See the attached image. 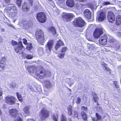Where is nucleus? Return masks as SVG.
<instances>
[{
    "mask_svg": "<svg viewBox=\"0 0 121 121\" xmlns=\"http://www.w3.org/2000/svg\"><path fill=\"white\" fill-rule=\"evenodd\" d=\"M11 0H4L3 6H5L8 5L4 10V12L11 18H13L17 15V13L16 8L14 4H9Z\"/></svg>",
    "mask_w": 121,
    "mask_h": 121,
    "instance_id": "obj_1",
    "label": "nucleus"
},
{
    "mask_svg": "<svg viewBox=\"0 0 121 121\" xmlns=\"http://www.w3.org/2000/svg\"><path fill=\"white\" fill-rule=\"evenodd\" d=\"M11 44L13 46L17 45V46L15 47L14 48L15 51L16 53H19V54L23 53V52L22 49H24V47L21 41H19L18 43L17 42L12 40L11 42Z\"/></svg>",
    "mask_w": 121,
    "mask_h": 121,
    "instance_id": "obj_2",
    "label": "nucleus"
},
{
    "mask_svg": "<svg viewBox=\"0 0 121 121\" xmlns=\"http://www.w3.org/2000/svg\"><path fill=\"white\" fill-rule=\"evenodd\" d=\"M35 35L36 39L38 43L42 45H43L45 42V39L43 31H37Z\"/></svg>",
    "mask_w": 121,
    "mask_h": 121,
    "instance_id": "obj_3",
    "label": "nucleus"
},
{
    "mask_svg": "<svg viewBox=\"0 0 121 121\" xmlns=\"http://www.w3.org/2000/svg\"><path fill=\"white\" fill-rule=\"evenodd\" d=\"M73 24L76 27H82L86 24L85 22L81 17L76 18L73 21Z\"/></svg>",
    "mask_w": 121,
    "mask_h": 121,
    "instance_id": "obj_4",
    "label": "nucleus"
},
{
    "mask_svg": "<svg viewBox=\"0 0 121 121\" xmlns=\"http://www.w3.org/2000/svg\"><path fill=\"white\" fill-rule=\"evenodd\" d=\"M40 114L41 119L43 120L49 117V112L44 108H43L40 111Z\"/></svg>",
    "mask_w": 121,
    "mask_h": 121,
    "instance_id": "obj_5",
    "label": "nucleus"
},
{
    "mask_svg": "<svg viewBox=\"0 0 121 121\" xmlns=\"http://www.w3.org/2000/svg\"><path fill=\"white\" fill-rule=\"evenodd\" d=\"M37 17V20L42 23H44L46 21L47 18L45 13L42 12L38 13Z\"/></svg>",
    "mask_w": 121,
    "mask_h": 121,
    "instance_id": "obj_6",
    "label": "nucleus"
},
{
    "mask_svg": "<svg viewBox=\"0 0 121 121\" xmlns=\"http://www.w3.org/2000/svg\"><path fill=\"white\" fill-rule=\"evenodd\" d=\"M33 1V0H29V3H24L22 7V10L23 12H26L29 11V6H32Z\"/></svg>",
    "mask_w": 121,
    "mask_h": 121,
    "instance_id": "obj_7",
    "label": "nucleus"
},
{
    "mask_svg": "<svg viewBox=\"0 0 121 121\" xmlns=\"http://www.w3.org/2000/svg\"><path fill=\"white\" fill-rule=\"evenodd\" d=\"M5 103L10 105H13L15 103L16 100L14 97L10 95L7 96L5 98Z\"/></svg>",
    "mask_w": 121,
    "mask_h": 121,
    "instance_id": "obj_8",
    "label": "nucleus"
},
{
    "mask_svg": "<svg viewBox=\"0 0 121 121\" xmlns=\"http://www.w3.org/2000/svg\"><path fill=\"white\" fill-rule=\"evenodd\" d=\"M73 15L72 13H63L62 17L65 21L68 22L71 20Z\"/></svg>",
    "mask_w": 121,
    "mask_h": 121,
    "instance_id": "obj_9",
    "label": "nucleus"
},
{
    "mask_svg": "<svg viewBox=\"0 0 121 121\" xmlns=\"http://www.w3.org/2000/svg\"><path fill=\"white\" fill-rule=\"evenodd\" d=\"M108 36L106 35H104L101 36L99 40V43L102 45L106 44L107 42Z\"/></svg>",
    "mask_w": 121,
    "mask_h": 121,
    "instance_id": "obj_10",
    "label": "nucleus"
},
{
    "mask_svg": "<svg viewBox=\"0 0 121 121\" xmlns=\"http://www.w3.org/2000/svg\"><path fill=\"white\" fill-rule=\"evenodd\" d=\"M114 14L112 11H109L108 14V21L110 22L113 23L115 20Z\"/></svg>",
    "mask_w": 121,
    "mask_h": 121,
    "instance_id": "obj_11",
    "label": "nucleus"
},
{
    "mask_svg": "<svg viewBox=\"0 0 121 121\" xmlns=\"http://www.w3.org/2000/svg\"><path fill=\"white\" fill-rule=\"evenodd\" d=\"M53 45V39H49L46 44L45 47L46 48L51 52L52 49Z\"/></svg>",
    "mask_w": 121,
    "mask_h": 121,
    "instance_id": "obj_12",
    "label": "nucleus"
},
{
    "mask_svg": "<svg viewBox=\"0 0 121 121\" xmlns=\"http://www.w3.org/2000/svg\"><path fill=\"white\" fill-rule=\"evenodd\" d=\"M9 112L10 115L12 117L14 118H16L18 114V111L15 108H13L10 109Z\"/></svg>",
    "mask_w": 121,
    "mask_h": 121,
    "instance_id": "obj_13",
    "label": "nucleus"
},
{
    "mask_svg": "<svg viewBox=\"0 0 121 121\" xmlns=\"http://www.w3.org/2000/svg\"><path fill=\"white\" fill-rule=\"evenodd\" d=\"M106 18L105 14L103 12H102L97 15L96 20L98 21L101 22L103 21Z\"/></svg>",
    "mask_w": 121,
    "mask_h": 121,
    "instance_id": "obj_14",
    "label": "nucleus"
},
{
    "mask_svg": "<svg viewBox=\"0 0 121 121\" xmlns=\"http://www.w3.org/2000/svg\"><path fill=\"white\" fill-rule=\"evenodd\" d=\"M6 60V58L2 57L1 59H0V69L3 70L5 69L6 65L5 61Z\"/></svg>",
    "mask_w": 121,
    "mask_h": 121,
    "instance_id": "obj_15",
    "label": "nucleus"
},
{
    "mask_svg": "<svg viewBox=\"0 0 121 121\" xmlns=\"http://www.w3.org/2000/svg\"><path fill=\"white\" fill-rule=\"evenodd\" d=\"M84 14L86 18L88 19H90L91 12L89 9H85L84 11Z\"/></svg>",
    "mask_w": 121,
    "mask_h": 121,
    "instance_id": "obj_16",
    "label": "nucleus"
},
{
    "mask_svg": "<svg viewBox=\"0 0 121 121\" xmlns=\"http://www.w3.org/2000/svg\"><path fill=\"white\" fill-rule=\"evenodd\" d=\"M26 69L29 73H33L36 72L37 68L35 66H29L27 67Z\"/></svg>",
    "mask_w": 121,
    "mask_h": 121,
    "instance_id": "obj_17",
    "label": "nucleus"
},
{
    "mask_svg": "<svg viewBox=\"0 0 121 121\" xmlns=\"http://www.w3.org/2000/svg\"><path fill=\"white\" fill-rule=\"evenodd\" d=\"M103 33V31H94L93 36L95 39H97Z\"/></svg>",
    "mask_w": 121,
    "mask_h": 121,
    "instance_id": "obj_18",
    "label": "nucleus"
},
{
    "mask_svg": "<svg viewBox=\"0 0 121 121\" xmlns=\"http://www.w3.org/2000/svg\"><path fill=\"white\" fill-rule=\"evenodd\" d=\"M23 26L22 29L27 30L28 29L30 26V23L28 22L24 21L22 23Z\"/></svg>",
    "mask_w": 121,
    "mask_h": 121,
    "instance_id": "obj_19",
    "label": "nucleus"
},
{
    "mask_svg": "<svg viewBox=\"0 0 121 121\" xmlns=\"http://www.w3.org/2000/svg\"><path fill=\"white\" fill-rule=\"evenodd\" d=\"M95 116L96 117V119L95 117H91L92 120V121H101L102 120V117L98 113H95Z\"/></svg>",
    "mask_w": 121,
    "mask_h": 121,
    "instance_id": "obj_20",
    "label": "nucleus"
},
{
    "mask_svg": "<svg viewBox=\"0 0 121 121\" xmlns=\"http://www.w3.org/2000/svg\"><path fill=\"white\" fill-rule=\"evenodd\" d=\"M67 6L70 8H72L74 5V1L73 0H67L66 2Z\"/></svg>",
    "mask_w": 121,
    "mask_h": 121,
    "instance_id": "obj_21",
    "label": "nucleus"
},
{
    "mask_svg": "<svg viewBox=\"0 0 121 121\" xmlns=\"http://www.w3.org/2000/svg\"><path fill=\"white\" fill-rule=\"evenodd\" d=\"M30 108V106H27L23 108V111L25 113L28 115L30 113V112L29 111Z\"/></svg>",
    "mask_w": 121,
    "mask_h": 121,
    "instance_id": "obj_22",
    "label": "nucleus"
},
{
    "mask_svg": "<svg viewBox=\"0 0 121 121\" xmlns=\"http://www.w3.org/2000/svg\"><path fill=\"white\" fill-rule=\"evenodd\" d=\"M81 115L83 119L85 121H87V116L86 113L84 111H82L81 112Z\"/></svg>",
    "mask_w": 121,
    "mask_h": 121,
    "instance_id": "obj_23",
    "label": "nucleus"
},
{
    "mask_svg": "<svg viewBox=\"0 0 121 121\" xmlns=\"http://www.w3.org/2000/svg\"><path fill=\"white\" fill-rule=\"evenodd\" d=\"M91 94L93 96V99L94 102H97V101H98V100L99 98L95 92L92 91L91 93Z\"/></svg>",
    "mask_w": 121,
    "mask_h": 121,
    "instance_id": "obj_24",
    "label": "nucleus"
},
{
    "mask_svg": "<svg viewBox=\"0 0 121 121\" xmlns=\"http://www.w3.org/2000/svg\"><path fill=\"white\" fill-rule=\"evenodd\" d=\"M116 22L117 25H119L121 24V16L118 15L117 16Z\"/></svg>",
    "mask_w": 121,
    "mask_h": 121,
    "instance_id": "obj_25",
    "label": "nucleus"
},
{
    "mask_svg": "<svg viewBox=\"0 0 121 121\" xmlns=\"http://www.w3.org/2000/svg\"><path fill=\"white\" fill-rule=\"evenodd\" d=\"M16 95L19 100L21 102L23 101V99L21 95L18 92H17Z\"/></svg>",
    "mask_w": 121,
    "mask_h": 121,
    "instance_id": "obj_26",
    "label": "nucleus"
},
{
    "mask_svg": "<svg viewBox=\"0 0 121 121\" xmlns=\"http://www.w3.org/2000/svg\"><path fill=\"white\" fill-rule=\"evenodd\" d=\"M68 114V115H71L72 114V107L71 106L67 108Z\"/></svg>",
    "mask_w": 121,
    "mask_h": 121,
    "instance_id": "obj_27",
    "label": "nucleus"
},
{
    "mask_svg": "<svg viewBox=\"0 0 121 121\" xmlns=\"http://www.w3.org/2000/svg\"><path fill=\"white\" fill-rule=\"evenodd\" d=\"M26 47V49L28 50H30L32 48V44L31 43L28 44Z\"/></svg>",
    "mask_w": 121,
    "mask_h": 121,
    "instance_id": "obj_28",
    "label": "nucleus"
},
{
    "mask_svg": "<svg viewBox=\"0 0 121 121\" xmlns=\"http://www.w3.org/2000/svg\"><path fill=\"white\" fill-rule=\"evenodd\" d=\"M33 57V55L27 54L25 56V58L28 59H31Z\"/></svg>",
    "mask_w": 121,
    "mask_h": 121,
    "instance_id": "obj_29",
    "label": "nucleus"
},
{
    "mask_svg": "<svg viewBox=\"0 0 121 121\" xmlns=\"http://www.w3.org/2000/svg\"><path fill=\"white\" fill-rule=\"evenodd\" d=\"M60 121H67L66 118L63 114L61 115Z\"/></svg>",
    "mask_w": 121,
    "mask_h": 121,
    "instance_id": "obj_30",
    "label": "nucleus"
},
{
    "mask_svg": "<svg viewBox=\"0 0 121 121\" xmlns=\"http://www.w3.org/2000/svg\"><path fill=\"white\" fill-rule=\"evenodd\" d=\"M65 55V53H61L59 54L58 55V56L60 59H62L64 58Z\"/></svg>",
    "mask_w": 121,
    "mask_h": 121,
    "instance_id": "obj_31",
    "label": "nucleus"
},
{
    "mask_svg": "<svg viewBox=\"0 0 121 121\" xmlns=\"http://www.w3.org/2000/svg\"><path fill=\"white\" fill-rule=\"evenodd\" d=\"M81 110L85 112H86L88 110V108L87 107L82 106L81 108Z\"/></svg>",
    "mask_w": 121,
    "mask_h": 121,
    "instance_id": "obj_32",
    "label": "nucleus"
},
{
    "mask_svg": "<svg viewBox=\"0 0 121 121\" xmlns=\"http://www.w3.org/2000/svg\"><path fill=\"white\" fill-rule=\"evenodd\" d=\"M57 43L59 45H60V46L64 45V43L60 39L57 42Z\"/></svg>",
    "mask_w": 121,
    "mask_h": 121,
    "instance_id": "obj_33",
    "label": "nucleus"
},
{
    "mask_svg": "<svg viewBox=\"0 0 121 121\" xmlns=\"http://www.w3.org/2000/svg\"><path fill=\"white\" fill-rule=\"evenodd\" d=\"M40 70H41L40 72V73L43 74V73H44L45 72V70L43 67H41L40 68Z\"/></svg>",
    "mask_w": 121,
    "mask_h": 121,
    "instance_id": "obj_34",
    "label": "nucleus"
},
{
    "mask_svg": "<svg viewBox=\"0 0 121 121\" xmlns=\"http://www.w3.org/2000/svg\"><path fill=\"white\" fill-rule=\"evenodd\" d=\"M67 48L66 47H63L61 50V52H63V53H65V52L67 50Z\"/></svg>",
    "mask_w": 121,
    "mask_h": 121,
    "instance_id": "obj_35",
    "label": "nucleus"
},
{
    "mask_svg": "<svg viewBox=\"0 0 121 121\" xmlns=\"http://www.w3.org/2000/svg\"><path fill=\"white\" fill-rule=\"evenodd\" d=\"M21 2L22 0H17L16 3L19 7L20 6Z\"/></svg>",
    "mask_w": 121,
    "mask_h": 121,
    "instance_id": "obj_36",
    "label": "nucleus"
},
{
    "mask_svg": "<svg viewBox=\"0 0 121 121\" xmlns=\"http://www.w3.org/2000/svg\"><path fill=\"white\" fill-rule=\"evenodd\" d=\"M81 99L79 97H78L76 101V103L77 104H79L81 101Z\"/></svg>",
    "mask_w": 121,
    "mask_h": 121,
    "instance_id": "obj_37",
    "label": "nucleus"
},
{
    "mask_svg": "<svg viewBox=\"0 0 121 121\" xmlns=\"http://www.w3.org/2000/svg\"><path fill=\"white\" fill-rule=\"evenodd\" d=\"M78 116V114L77 112L76 111H74V118L77 117Z\"/></svg>",
    "mask_w": 121,
    "mask_h": 121,
    "instance_id": "obj_38",
    "label": "nucleus"
},
{
    "mask_svg": "<svg viewBox=\"0 0 121 121\" xmlns=\"http://www.w3.org/2000/svg\"><path fill=\"white\" fill-rule=\"evenodd\" d=\"M105 69L107 71H108V73L109 74H110L111 73V70L110 68H109L108 67H105Z\"/></svg>",
    "mask_w": 121,
    "mask_h": 121,
    "instance_id": "obj_39",
    "label": "nucleus"
},
{
    "mask_svg": "<svg viewBox=\"0 0 121 121\" xmlns=\"http://www.w3.org/2000/svg\"><path fill=\"white\" fill-rule=\"evenodd\" d=\"M60 47V45H59L58 44L56 43V44L55 46V50H57Z\"/></svg>",
    "mask_w": 121,
    "mask_h": 121,
    "instance_id": "obj_40",
    "label": "nucleus"
},
{
    "mask_svg": "<svg viewBox=\"0 0 121 121\" xmlns=\"http://www.w3.org/2000/svg\"><path fill=\"white\" fill-rule=\"evenodd\" d=\"M103 29L101 26H99L97 28H96L95 30H103Z\"/></svg>",
    "mask_w": 121,
    "mask_h": 121,
    "instance_id": "obj_41",
    "label": "nucleus"
},
{
    "mask_svg": "<svg viewBox=\"0 0 121 121\" xmlns=\"http://www.w3.org/2000/svg\"><path fill=\"white\" fill-rule=\"evenodd\" d=\"M94 27V26H93V25L92 24L89 25L88 28L87 29V30L91 29L92 28Z\"/></svg>",
    "mask_w": 121,
    "mask_h": 121,
    "instance_id": "obj_42",
    "label": "nucleus"
},
{
    "mask_svg": "<svg viewBox=\"0 0 121 121\" xmlns=\"http://www.w3.org/2000/svg\"><path fill=\"white\" fill-rule=\"evenodd\" d=\"M46 73H44L43 74L42 76H39V78L41 79H43L46 76Z\"/></svg>",
    "mask_w": 121,
    "mask_h": 121,
    "instance_id": "obj_43",
    "label": "nucleus"
},
{
    "mask_svg": "<svg viewBox=\"0 0 121 121\" xmlns=\"http://www.w3.org/2000/svg\"><path fill=\"white\" fill-rule=\"evenodd\" d=\"M22 40L23 41V42L24 44L26 45L28 44L27 43V40L26 39H23Z\"/></svg>",
    "mask_w": 121,
    "mask_h": 121,
    "instance_id": "obj_44",
    "label": "nucleus"
},
{
    "mask_svg": "<svg viewBox=\"0 0 121 121\" xmlns=\"http://www.w3.org/2000/svg\"><path fill=\"white\" fill-rule=\"evenodd\" d=\"M15 121H23V120L21 118L19 117L15 120Z\"/></svg>",
    "mask_w": 121,
    "mask_h": 121,
    "instance_id": "obj_45",
    "label": "nucleus"
},
{
    "mask_svg": "<svg viewBox=\"0 0 121 121\" xmlns=\"http://www.w3.org/2000/svg\"><path fill=\"white\" fill-rule=\"evenodd\" d=\"M48 30H56V29L54 27L51 26L49 28Z\"/></svg>",
    "mask_w": 121,
    "mask_h": 121,
    "instance_id": "obj_46",
    "label": "nucleus"
},
{
    "mask_svg": "<svg viewBox=\"0 0 121 121\" xmlns=\"http://www.w3.org/2000/svg\"><path fill=\"white\" fill-rule=\"evenodd\" d=\"M110 4V3L108 1L104 2L103 3V4L104 5H106L108 4Z\"/></svg>",
    "mask_w": 121,
    "mask_h": 121,
    "instance_id": "obj_47",
    "label": "nucleus"
},
{
    "mask_svg": "<svg viewBox=\"0 0 121 121\" xmlns=\"http://www.w3.org/2000/svg\"><path fill=\"white\" fill-rule=\"evenodd\" d=\"M7 25H8L9 26L12 27L13 29H15V28L12 25L9 24V23H7Z\"/></svg>",
    "mask_w": 121,
    "mask_h": 121,
    "instance_id": "obj_48",
    "label": "nucleus"
},
{
    "mask_svg": "<svg viewBox=\"0 0 121 121\" xmlns=\"http://www.w3.org/2000/svg\"><path fill=\"white\" fill-rule=\"evenodd\" d=\"M53 119L54 121H58L57 118L56 116H53Z\"/></svg>",
    "mask_w": 121,
    "mask_h": 121,
    "instance_id": "obj_49",
    "label": "nucleus"
},
{
    "mask_svg": "<svg viewBox=\"0 0 121 121\" xmlns=\"http://www.w3.org/2000/svg\"><path fill=\"white\" fill-rule=\"evenodd\" d=\"M81 5L80 4H79L77 3V4L76 5V7L77 8V9H79L80 8V6Z\"/></svg>",
    "mask_w": 121,
    "mask_h": 121,
    "instance_id": "obj_50",
    "label": "nucleus"
},
{
    "mask_svg": "<svg viewBox=\"0 0 121 121\" xmlns=\"http://www.w3.org/2000/svg\"><path fill=\"white\" fill-rule=\"evenodd\" d=\"M115 48L116 49H118L120 48V46L119 44H117V46H115Z\"/></svg>",
    "mask_w": 121,
    "mask_h": 121,
    "instance_id": "obj_51",
    "label": "nucleus"
},
{
    "mask_svg": "<svg viewBox=\"0 0 121 121\" xmlns=\"http://www.w3.org/2000/svg\"><path fill=\"white\" fill-rule=\"evenodd\" d=\"M102 65L105 68V67H107V64L104 63Z\"/></svg>",
    "mask_w": 121,
    "mask_h": 121,
    "instance_id": "obj_52",
    "label": "nucleus"
},
{
    "mask_svg": "<svg viewBox=\"0 0 121 121\" xmlns=\"http://www.w3.org/2000/svg\"><path fill=\"white\" fill-rule=\"evenodd\" d=\"M115 86H116V88H118L119 87V85L117 84V83H115Z\"/></svg>",
    "mask_w": 121,
    "mask_h": 121,
    "instance_id": "obj_53",
    "label": "nucleus"
},
{
    "mask_svg": "<svg viewBox=\"0 0 121 121\" xmlns=\"http://www.w3.org/2000/svg\"><path fill=\"white\" fill-rule=\"evenodd\" d=\"M77 1H80L82 2H85L86 1V0H76Z\"/></svg>",
    "mask_w": 121,
    "mask_h": 121,
    "instance_id": "obj_54",
    "label": "nucleus"
},
{
    "mask_svg": "<svg viewBox=\"0 0 121 121\" xmlns=\"http://www.w3.org/2000/svg\"><path fill=\"white\" fill-rule=\"evenodd\" d=\"M48 1L49 2H50V3H51V4H53V1H52V0H48Z\"/></svg>",
    "mask_w": 121,
    "mask_h": 121,
    "instance_id": "obj_55",
    "label": "nucleus"
},
{
    "mask_svg": "<svg viewBox=\"0 0 121 121\" xmlns=\"http://www.w3.org/2000/svg\"><path fill=\"white\" fill-rule=\"evenodd\" d=\"M30 89L32 91L34 90V89L31 86H30Z\"/></svg>",
    "mask_w": 121,
    "mask_h": 121,
    "instance_id": "obj_56",
    "label": "nucleus"
},
{
    "mask_svg": "<svg viewBox=\"0 0 121 121\" xmlns=\"http://www.w3.org/2000/svg\"><path fill=\"white\" fill-rule=\"evenodd\" d=\"M64 0H58L60 3H62Z\"/></svg>",
    "mask_w": 121,
    "mask_h": 121,
    "instance_id": "obj_57",
    "label": "nucleus"
},
{
    "mask_svg": "<svg viewBox=\"0 0 121 121\" xmlns=\"http://www.w3.org/2000/svg\"><path fill=\"white\" fill-rule=\"evenodd\" d=\"M66 88L68 89L70 91V92H71V89L67 87H66Z\"/></svg>",
    "mask_w": 121,
    "mask_h": 121,
    "instance_id": "obj_58",
    "label": "nucleus"
},
{
    "mask_svg": "<svg viewBox=\"0 0 121 121\" xmlns=\"http://www.w3.org/2000/svg\"><path fill=\"white\" fill-rule=\"evenodd\" d=\"M96 105L97 106L98 105H99V104L98 103V101H97V102H96Z\"/></svg>",
    "mask_w": 121,
    "mask_h": 121,
    "instance_id": "obj_59",
    "label": "nucleus"
},
{
    "mask_svg": "<svg viewBox=\"0 0 121 121\" xmlns=\"http://www.w3.org/2000/svg\"><path fill=\"white\" fill-rule=\"evenodd\" d=\"M2 114V112L0 109V115H1Z\"/></svg>",
    "mask_w": 121,
    "mask_h": 121,
    "instance_id": "obj_60",
    "label": "nucleus"
},
{
    "mask_svg": "<svg viewBox=\"0 0 121 121\" xmlns=\"http://www.w3.org/2000/svg\"><path fill=\"white\" fill-rule=\"evenodd\" d=\"M1 37L0 36V41L1 40Z\"/></svg>",
    "mask_w": 121,
    "mask_h": 121,
    "instance_id": "obj_61",
    "label": "nucleus"
},
{
    "mask_svg": "<svg viewBox=\"0 0 121 121\" xmlns=\"http://www.w3.org/2000/svg\"><path fill=\"white\" fill-rule=\"evenodd\" d=\"M54 31V32L55 33H56V30H55V31Z\"/></svg>",
    "mask_w": 121,
    "mask_h": 121,
    "instance_id": "obj_62",
    "label": "nucleus"
},
{
    "mask_svg": "<svg viewBox=\"0 0 121 121\" xmlns=\"http://www.w3.org/2000/svg\"><path fill=\"white\" fill-rule=\"evenodd\" d=\"M48 82V83H49V84H50V82Z\"/></svg>",
    "mask_w": 121,
    "mask_h": 121,
    "instance_id": "obj_63",
    "label": "nucleus"
},
{
    "mask_svg": "<svg viewBox=\"0 0 121 121\" xmlns=\"http://www.w3.org/2000/svg\"><path fill=\"white\" fill-rule=\"evenodd\" d=\"M0 71H1V70H0Z\"/></svg>",
    "mask_w": 121,
    "mask_h": 121,
    "instance_id": "obj_64",
    "label": "nucleus"
}]
</instances>
